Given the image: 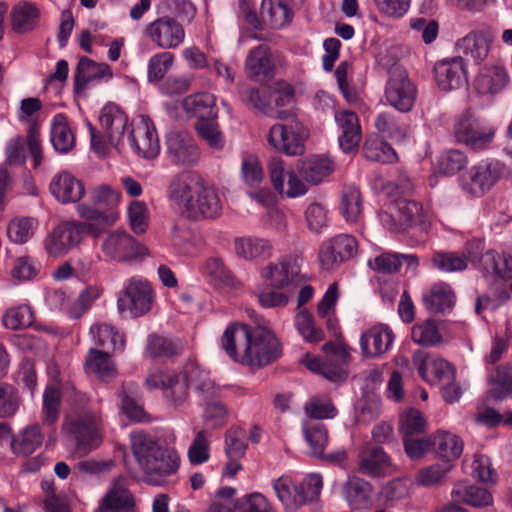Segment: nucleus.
Here are the masks:
<instances>
[{
  "label": "nucleus",
  "mask_w": 512,
  "mask_h": 512,
  "mask_svg": "<svg viewBox=\"0 0 512 512\" xmlns=\"http://www.w3.org/2000/svg\"><path fill=\"white\" fill-rule=\"evenodd\" d=\"M122 452L123 462L130 474L137 478L130 467V458H133L143 472L142 481L152 486L162 485L165 479L176 474L180 467V456L177 450H122Z\"/></svg>",
  "instance_id": "1"
},
{
  "label": "nucleus",
  "mask_w": 512,
  "mask_h": 512,
  "mask_svg": "<svg viewBox=\"0 0 512 512\" xmlns=\"http://www.w3.org/2000/svg\"><path fill=\"white\" fill-rule=\"evenodd\" d=\"M425 427L426 421L420 411L414 408L406 410L399 421L404 448H463L464 443L458 435L444 430L428 437H418Z\"/></svg>",
  "instance_id": "2"
},
{
  "label": "nucleus",
  "mask_w": 512,
  "mask_h": 512,
  "mask_svg": "<svg viewBox=\"0 0 512 512\" xmlns=\"http://www.w3.org/2000/svg\"><path fill=\"white\" fill-rule=\"evenodd\" d=\"M272 487L285 511L296 512L301 507L319 500L323 478L319 473H310L297 482L290 476L282 475L273 480Z\"/></svg>",
  "instance_id": "3"
},
{
  "label": "nucleus",
  "mask_w": 512,
  "mask_h": 512,
  "mask_svg": "<svg viewBox=\"0 0 512 512\" xmlns=\"http://www.w3.org/2000/svg\"><path fill=\"white\" fill-rule=\"evenodd\" d=\"M99 121L101 133L89 124L91 146L96 153L104 155L108 144L117 146L121 142L128 125V117L117 106L107 105L102 109Z\"/></svg>",
  "instance_id": "4"
},
{
  "label": "nucleus",
  "mask_w": 512,
  "mask_h": 512,
  "mask_svg": "<svg viewBox=\"0 0 512 512\" xmlns=\"http://www.w3.org/2000/svg\"><path fill=\"white\" fill-rule=\"evenodd\" d=\"M281 353L282 348L275 334L266 326L256 323L248 351L241 359V364L253 369L261 368L275 362Z\"/></svg>",
  "instance_id": "5"
},
{
  "label": "nucleus",
  "mask_w": 512,
  "mask_h": 512,
  "mask_svg": "<svg viewBox=\"0 0 512 512\" xmlns=\"http://www.w3.org/2000/svg\"><path fill=\"white\" fill-rule=\"evenodd\" d=\"M62 433L73 438L79 447H98L102 444L100 419L88 410L67 414L63 419Z\"/></svg>",
  "instance_id": "6"
},
{
  "label": "nucleus",
  "mask_w": 512,
  "mask_h": 512,
  "mask_svg": "<svg viewBox=\"0 0 512 512\" xmlns=\"http://www.w3.org/2000/svg\"><path fill=\"white\" fill-rule=\"evenodd\" d=\"M100 248L108 260L119 263H131L148 254L143 244L120 229L106 233Z\"/></svg>",
  "instance_id": "7"
},
{
  "label": "nucleus",
  "mask_w": 512,
  "mask_h": 512,
  "mask_svg": "<svg viewBox=\"0 0 512 512\" xmlns=\"http://www.w3.org/2000/svg\"><path fill=\"white\" fill-rule=\"evenodd\" d=\"M508 175V168L500 161L480 162L463 177V188L474 196H482Z\"/></svg>",
  "instance_id": "8"
},
{
  "label": "nucleus",
  "mask_w": 512,
  "mask_h": 512,
  "mask_svg": "<svg viewBox=\"0 0 512 512\" xmlns=\"http://www.w3.org/2000/svg\"><path fill=\"white\" fill-rule=\"evenodd\" d=\"M389 79L385 88L387 102L400 112H409L414 106L417 90L406 70L393 63L388 70Z\"/></svg>",
  "instance_id": "9"
},
{
  "label": "nucleus",
  "mask_w": 512,
  "mask_h": 512,
  "mask_svg": "<svg viewBox=\"0 0 512 512\" xmlns=\"http://www.w3.org/2000/svg\"><path fill=\"white\" fill-rule=\"evenodd\" d=\"M454 134L458 142L474 150H481L492 142L495 129L483 124L470 111H466L456 119Z\"/></svg>",
  "instance_id": "10"
},
{
  "label": "nucleus",
  "mask_w": 512,
  "mask_h": 512,
  "mask_svg": "<svg viewBox=\"0 0 512 512\" xmlns=\"http://www.w3.org/2000/svg\"><path fill=\"white\" fill-rule=\"evenodd\" d=\"M153 298V289L147 281L132 278L118 298V310L121 314L128 312L131 317L143 316L151 310Z\"/></svg>",
  "instance_id": "11"
},
{
  "label": "nucleus",
  "mask_w": 512,
  "mask_h": 512,
  "mask_svg": "<svg viewBox=\"0 0 512 512\" xmlns=\"http://www.w3.org/2000/svg\"><path fill=\"white\" fill-rule=\"evenodd\" d=\"M358 251V242L350 234H338L325 240L318 252L319 263L324 270H333L353 258Z\"/></svg>",
  "instance_id": "12"
},
{
  "label": "nucleus",
  "mask_w": 512,
  "mask_h": 512,
  "mask_svg": "<svg viewBox=\"0 0 512 512\" xmlns=\"http://www.w3.org/2000/svg\"><path fill=\"white\" fill-rule=\"evenodd\" d=\"M307 136L308 131L299 122L277 123L269 130L268 142L275 150L289 156H296L304 152Z\"/></svg>",
  "instance_id": "13"
},
{
  "label": "nucleus",
  "mask_w": 512,
  "mask_h": 512,
  "mask_svg": "<svg viewBox=\"0 0 512 512\" xmlns=\"http://www.w3.org/2000/svg\"><path fill=\"white\" fill-rule=\"evenodd\" d=\"M261 277L270 288L293 291L302 282L300 266L295 258L286 257L270 263L261 270Z\"/></svg>",
  "instance_id": "14"
},
{
  "label": "nucleus",
  "mask_w": 512,
  "mask_h": 512,
  "mask_svg": "<svg viewBox=\"0 0 512 512\" xmlns=\"http://www.w3.org/2000/svg\"><path fill=\"white\" fill-rule=\"evenodd\" d=\"M422 207L413 200L400 198L395 201L391 211L380 213L382 224L390 231L404 232L409 227L422 223Z\"/></svg>",
  "instance_id": "15"
},
{
  "label": "nucleus",
  "mask_w": 512,
  "mask_h": 512,
  "mask_svg": "<svg viewBox=\"0 0 512 512\" xmlns=\"http://www.w3.org/2000/svg\"><path fill=\"white\" fill-rule=\"evenodd\" d=\"M144 34L162 49H175L185 38V31L178 21L169 16L159 17L146 25Z\"/></svg>",
  "instance_id": "16"
},
{
  "label": "nucleus",
  "mask_w": 512,
  "mask_h": 512,
  "mask_svg": "<svg viewBox=\"0 0 512 512\" xmlns=\"http://www.w3.org/2000/svg\"><path fill=\"white\" fill-rule=\"evenodd\" d=\"M202 183L203 179L193 171H182L171 179L167 196L183 216Z\"/></svg>",
  "instance_id": "17"
},
{
  "label": "nucleus",
  "mask_w": 512,
  "mask_h": 512,
  "mask_svg": "<svg viewBox=\"0 0 512 512\" xmlns=\"http://www.w3.org/2000/svg\"><path fill=\"white\" fill-rule=\"evenodd\" d=\"M83 236L78 221L61 222L46 237L45 249L52 257L63 256L79 245Z\"/></svg>",
  "instance_id": "18"
},
{
  "label": "nucleus",
  "mask_w": 512,
  "mask_h": 512,
  "mask_svg": "<svg viewBox=\"0 0 512 512\" xmlns=\"http://www.w3.org/2000/svg\"><path fill=\"white\" fill-rule=\"evenodd\" d=\"M129 140L136 153L145 159H153L159 154L160 145L156 129L148 117L142 116L133 124Z\"/></svg>",
  "instance_id": "19"
},
{
  "label": "nucleus",
  "mask_w": 512,
  "mask_h": 512,
  "mask_svg": "<svg viewBox=\"0 0 512 512\" xmlns=\"http://www.w3.org/2000/svg\"><path fill=\"white\" fill-rule=\"evenodd\" d=\"M222 213V202L218 192L202 183L194 199H192L185 217L199 221L203 219H216Z\"/></svg>",
  "instance_id": "20"
},
{
  "label": "nucleus",
  "mask_w": 512,
  "mask_h": 512,
  "mask_svg": "<svg viewBox=\"0 0 512 512\" xmlns=\"http://www.w3.org/2000/svg\"><path fill=\"white\" fill-rule=\"evenodd\" d=\"M470 260L486 278L494 281L512 279V256L509 254L487 250L479 257L471 255Z\"/></svg>",
  "instance_id": "21"
},
{
  "label": "nucleus",
  "mask_w": 512,
  "mask_h": 512,
  "mask_svg": "<svg viewBox=\"0 0 512 512\" xmlns=\"http://www.w3.org/2000/svg\"><path fill=\"white\" fill-rule=\"evenodd\" d=\"M166 153L175 165H192L199 158L193 138L186 132L171 131L166 137Z\"/></svg>",
  "instance_id": "22"
},
{
  "label": "nucleus",
  "mask_w": 512,
  "mask_h": 512,
  "mask_svg": "<svg viewBox=\"0 0 512 512\" xmlns=\"http://www.w3.org/2000/svg\"><path fill=\"white\" fill-rule=\"evenodd\" d=\"M435 81L443 91L462 87L467 82V73L461 56L443 59L434 66Z\"/></svg>",
  "instance_id": "23"
},
{
  "label": "nucleus",
  "mask_w": 512,
  "mask_h": 512,
  "mask_svg": "<svg viewBox=\"0 0 512 512\" xmlns=\"http://www.w3.org/2000/svg\"><path fill=\"white\" fill-rule=\"evenodd\" d=\"M253 328L250 325L235 322L230 324L221 339L222 348L236 362L241 363L248 351Z\"/></svg>",
  "instance_id": "24"
},
{
  "label": "nucleus",
  "mask_w": 512,
  "mask_h": 512,
  "mask_svg": "<svg viewBox=\"0 0 512 512\" xmlns=\"http://www.w3.org/2000/svg\"><path fill=\"white\" fill-rule=\"evenodd\" d=\"M274 71L271 51L267 45L261 44L249 52L245 61V72L250 79L258 82L269 81L274 77Z\"/></svg>",
  "instance_id": "25"
},
{
  "label": "nucleus",
  "mask_w": 512,
  "mask_h": 512,
  "mask_svg": "<svg viewBox=\"0 0 512 512\" xmlns=\"http://www.w3.org/2000/svg\"><path fill=\"white\" fill-rule=\"evenodd\" d=\"M509 83V75L501 65H486L479 71L474 87L484 96H495L502 92Z\"/></svg>",
  "instance_id": "26"
},
{
  "label": "nucleus",
  "mask_w": 512,
  "mask_h": 512,
  "mask_svg": "<svg viewBox=\"0 0 512 512\" xmlns=\"http://www.w3.org/2000/svg\"><path fill=\"white\" fill-rule=\"evenodd\" d=\"M394 341V333L384 324L371 327L361 335L360 346L364 356L377 357L389 350Z\"/></svg>",
  "instance_id": "27"
},
{
  "label": "nucleus",
  "mask_w": 512,
  "mask_h": 512,
  "mask_svg": "<svg viewBox=\"0 0 512 512\" xmlns=\"http://www.w3.org/2000/svg\"><path fill=\"white\" fill-rule=\"evenodd\" d=\"M437 457L443 459L441 463H435L420 469L415 476V484L423 487H433L439 484L452 469V463L448 456L457 459L463 450H437Z\"/></svg>",
  "instance_id": "28"
},
{
  "label": "nucleus",
  "mask_w": 512,
  "mask_h": 512,
  "mask_svg": "<svg viewBox=\"0 0 512 512\" xmlns=\"http://www.w3.org/2000/svg\"><path fill=\"white\" fill-rule=\"evenodd\" d=\"M373 486L366 480L348 477L343 487V496L352 511L368 510L373 505Z\"/></svg>",
  "instance_id": "29"
},
{
  "label": "nucleus",
  "mask_w": 512,
  "mask_h": 512,
  "mask_svg": "<svg viewBox=\"0 0 512 512\" xmlns=\"http://www.w3.org/2000/svg\"><path fill=\"white\" fill-rule=\"evenodd\" d=\"M335 121L341 129L339 145L346 152L354 151L361 141V127L356 113L342 110L335 113Z\"/></svg>",
  "instance_id": "30"
},
{
  "label": "nucleus",
  "mask_w": 512,
  "mask_h": 512,
  "mask_svg": "<svg viewBox=\"0 0 512 512\" xmlns=\"http://www.w3.org/2000/svg\"><path fill=\"white\" fill-rule=\"evenodd\" d=\"M294 6V0H262V20L273 29H281L292 21Z\"/></svg>",
  "instance_id": "31"
},
{
  "label": "nucleus",
  "mask_w": 512,
  "mask_h": 512,
  "mask_svg": "<svg viewBox=\"0 0 512 512\" xmlns=\"http://www.w3.org/2000/svg\"><path fill=\"white\" fill-rule=\"evenodd\" d=\"M359 473L370 478H383L391 472V459L385 450H360Z\"/></svg>",
  "instance_id": "32"
},
{
  "label": "nucleus",
  "mask_w": 512,
  "mask_h": 512,
  "mask_svg": "<svg viewBox=\"0 0 512 512\" xmlns=\"http://www.w3.org/2000/svg\"><path fill=\"white\" fill-rule=\"evenodd\" d=\"M50 191L62 203H75L83 197L85 188L75 176L68 172H61L53 178Z\"/></svg>",
  "instance_id": "33"
},
{
  "label": "nucleus",
  "mask_w": 512,
  "mask_h": 512,
  "mask_svg": "<svg viewBox=\"0 0 512 512\" xmlns=\"http://www.w3.org/2000/svg\"><path fill=\"white\" fill-rule=\"evenodd\" d=\"M77 211L80 217L85 220L84 222L78 221L83 235L89 234L94 238L99 237L105 228L113 225L116 220L115 214H106L85 204L78 205Z\"/></svg>",
  "instance_id": "34"
},
{
  "label": "nucleus",
  "mask_w": 512,
  "mask_h": 512,
  "mask_svg": "<svg viewBox=\"0 0 512 512\" xmlns=\"http://www.w3.org/2000/svg\"><path fill=\"white\" fill-rule=\"evenodd\" d=\"M113 73L106 63H96L86 56L80 58L74 75L75 91L79 93L94 80L110 79Z\"/></svg>",
  "instance_id": "35"
},
{
  "label": "nucleus",
  "mask_w": 512,
  "mask_h": 512,
  "mask_svg": "<svg viewBox=\"0 0 512 512\" xmlns=\"http://www.w3.org/2000/svg\"><path fill=\"white\" fill-rule=\"evenodd\" d=\"M93 512H135L133 494L123 487H110Z\"/></svg>",
  "instance_id": "36"
},
{
  "label": "nucleus",
  "mask_w": 512,
  "mask_h": 512,
  "mask_svg": "<svg viewBox=\"0 0 512 512\" xmlns=\"http://www.w3.org/2000/svg\"><path fill=\"white\" fill-rule=\"evenodd\" d=\"M491 41L492 37L488 32L475 31L460 39L456 47L460 53L480 63L488 56Z\"/></svg>",
  "instance_id": "37"
},
{
  "label": "nucleus",
  "mask_w": 512,
  "mask_h": 512,
  "mask_svg": "<svg viewBox=\"0 0 512 512\" xmlns=\"http://www.w3.org/2000/svg\"><path fill=\"white\" fill-rule=\"evenodd\" d=\"M183 109L198 120L217 118L218 109L214 95L210 93H197L185 97L182 101Z\"/></svg>",
  "instance_id": "38"
},
{
  "label": "nucleus",
  "mask_w": 512,
  "mask_h": 512,
  "mask_svg": "<svg viewBox=\"0 0 512 512\" xmlns=\"http://www.w3.org/2000/svg\"><path fill=\"white\" fill-rule=\"evenodd\" d=\"M235 253L247 261L264 260L271 256V244L268 240L256 237H241L234 241Z\"/></svg>",
  "instance_id": "39"
},
{
  "label": "nucleus",
  "mask_w": 512,
  "mask_h": 512,
  "mask_svg": "<svg viewBox=\"0 0 512 512\" xmlns=\"http://www.w3.org/2000/svg\"><path fill=\"white\" fill-rule=\"evenodd\" d=\"M452 498L454 500H460L463 503L481 508L487 507L493 504V496L491 492L473 484L457 483L452 489Z\"/></svg>",
  "instance_id": "40"
},
{
  "label": "nucleus",
  "mask_w": 512,
  "mask_h": 512,
  "mask_svg": "<svg viewBox=\"0 0 512 512\" xmlns=\"http://www.w3.org/2000/svg\"><path fill=\"white\" fill-rule=\"evenodd\" d=\"M425 308L431 313H442L451 309L454 294L447 284H435L423 294Z\"/></svg>",
  "instance_id": "41"
},
{
  "label": "nucleus",
  "mask_w": 512,
  "mask_h": 512,
  "mask_svg": "<svg viewBox=\"0 0 512 512\" xmlns=\"http://www.w3.org/2000/svg\"><path fill=\"white\" fill-rule=\"evenodd\" d=\"M11 18L13 30L17 33H26L35 28L39 10L33 3L22 1L13 7Z\"/></svg>",
  "instance_id": "42"
},
{
  "label": "nucleus",
  "mask_w": 512,
  "mask_h": 512,
  "mask_svg": "<svg viewBox=\"0 0 512 512\" xmlns=\"http://www.w3.org/2000/svg\"><path fill=\"white\" fill-rule=\"evenodd\" d=\"M418 372L424 380L432 384L450 382L455 378L454 367L442 358L422 363Z\"/></svg>",
  "instance_id": "43"
},
{
  "label": "nucleus",
  "mask_w": 512,
  "mask_h": 512,
  "mask_svg": "<svg viewBox=\"0 0 512 512\" xmlns=\"http://www.w3.org/2000/svg\"><path fill=\"white\" fill-rule=\"evenodd\" d=\"M378 132L395 142L404 141L410 132L409 125L401 122L391 112H382L375 118Z\"/></svg>",
  "instance_id": "44"
},
{
  "label": "nucleus",
  "mask_w": 512,
  "mask_h": 512,
  "mask_svg": "<svg viewBox=\"0 0 512 512\" xmlns=\"http://www.w3.org/2000/svg\"><path fill=\"white\" fill-rule=\"evenodd\" d=\"M363 200L360 190L353 185H346L342 189L340 212L347 222H357L362 214Z\"/></svg>",
  "instance_id": "45"
},
{
  "label": "nucleus",
  "mask_w": 512,
  "mask_h": 512,
  "mask_svg": "<svg viewBox=\"0 0 512 512\" xmlns=\"http://www.w3.org/2000/svg\"><path fill=\"white\" fill-rule=\"evenodd\" d=\"M51 143L56 151L68 153L75 144V137L72 133L67 118L63 114L54 116L51 127Z\"/></svg>",
  "instance_id": "46"
},
{
  "label": "nucleus",
  "mask_w": 512,
  "mask_h": 512,
  "mask_svg": "<svg viewBox=\"0 0 512 512\" xmlns=\"http://www.w3.org/2000/svg\"><path fill=\"white\" fill-rule=\"evenodd\" d=\"M363 154L367 160L379 163H392L397 158L393 148L377 134H372L366 138L363 145Z\"/></svg>",
  "instance_id": "47"
},
{
  "label": "nucleus",
  "mask_w": 512,
  "mask_h": 512,
  "mask_svg": "<svg viewBox=\"0 0 512 512\" xmlns=\"http://www.w3.org/2000/svg\"><path fill=\"white\" fill-rule=\"evenodd\" d=\"M299 171L307 182L318 184L333 171V163L327 157L315 156L303 161Z\"/></svg>",
  "instance_id": "48"
},
{
  "label": "nucleus",
  "mask_w": 512,
  "mask_h": 512,
  "mask_svg": "<svg viewBox=\"0 0 512 512\" xmlns=\"http://www.w3.org/2000/svg\"><path fill=\"white\" fill-rule=\"evenodd\" d=\"M86 371L101 380L115 376L116 370L107 352L90 349L85 361Z\"/></svg>",
  "instance_id": "49"
},
{
  "label": "nucleus",
  "mask_w": 512,
  "mask_h": 512,
  "mask_svg": "<svg viewBox=\"0 0 512 512\" xmlns=\"http://www.w3.org/2000/svg\"><path fill=\"white\" fill-rule=\"evenodd\" d=\"M408 267L416 268L418 258L413 254L382 253L374 258V269L384 274H393L399 271L402 263Z\"/></svg>",
  "instance_id": "50"
},
{
  "label": "nucleus",
  "mask_w": 512,
  "mask_h": 512,
  "mask_svg": "<svg viewBox=\"0 0 512 512\" xmlns=\"http://www.w3.org/2000/svg\"><path fill=\"white\" fill-rule=\"evenodd\" d=\"M233 512H277V510L264 494L250 492L233 501Z\"/></svg>",
  "instance_id": "51"
},
{
  "label": "nucleus",
  "mask_w": 512,
  "mask_h": 512,
  "mask_svg": "<svg viewBox=\"0 0 512 512\" xmlns=\"http://www.w3.org/2000/svg\"><path fill=\"white\" fill-rule=\"evenodd\" d=\"M413 342L424 347L440 344L443 340L438 325L433 319H426L416 323L411 329Z\"/></svg>",
  "instance_id": "52"
},
{
  "label": "nucleus",
  "mask_w": 512,
  "mask_h": 512,
  "mask_svg": "<svg viewBox=\"0 0 512 512\" xmlns=\"http://www.w3.org/2000/svg\"><path fill=\"white\" fill-rule=\"evenodd\" d=\"M90 333L95 343L101 347L120 351L124 348V336L108 324H94L90 328Z\"/></svg>",
  "instance_id": "53"
},
{
  "label": "nucleus",
  "mask_w": 512,
  "mask_h": 512,
  "mask_svg": "<svg viewBox=\"0 0 512 512\" xmlns=\"http://www.w3.org/2000/svg\"><path fill=\"white\" fill-rule=\"evenodd\" d=\"M266 94L270 107H285L292 103L294 98V89L288 83L279 81L271 87H266ZM284 115V112L275 111V109H273L272 117L282 118Z\"/></svg>",
  "instance_id": "54"
},
{
  "label": "nucleus",
  "mask_w": 512,
  "mask_h": 512,
  "mask_svg": "<svg viewBox=\"0 0 512 512\" xmlns=\"http://www.w3.org/2000/svg\"><path fill=\"white\" fill-rule=\"evenodd\" d=\"M183 345L179 340H171L162 336L152 335L147 342L146 351L149 357H171L182 352Z\"/></svg>",
  "instance_id": "55"
},
{
  "label": "nucleus",
  "mask_w": 512,
  "mask_h": 512,
  "mask_svg": "<svg viewBox=\"0 0 512 512\" xmlns=\"http://www.w3.org/2000/svg\"><path fill=\"white\" fill-rule=\"evenodd\" d=\"M55 444V437L51 435L48 440H46L41 432L40 426L37 424L26 427L16 439L11 440V448H14L15 445L26 448H38L42 445L49 447Z\"/></svg>",
  "instance_id": "56"
},
{
  "label": "nucleus",
  "mask_w": 512,
  "mask_h": 512,
  "mask_svg": "<svg viewBox=\"0 0 512 512\" xmlns=\"http://www.w3.org/2000/svg\"><path fill=\"white\" fill-rule=\"evenodd\" d=\"M512 393V367L499 366L491 376L490 395L495 400H503Z\"/></svg>",
  "instance_id": "57"
},
{
  "label": "nucleus",
  "mask_w": 512,
  "mask_h": 512,
  "mask_svg": "<svg viewBox=\"0 0 512 512\" xmlns=\"http://www.w3.org/2000/svg\"><path fill=\"white\" fill-rule=\"evenodd\" d=\"M241 100L249 107L254 108L267 116H273V108L270 107L266 94V87L258 90L250 86H240Z\"/></svg>",
  "instance_id": "58"
},
{
  "label": "nucleus",
  "mask_w": 512,
  "mask_h": 512,
  "mask_svg": "<svg viewBox=\"0 0 512 512\" xmlns=\"http://www.w3.org/2000/svg\"><path fill=\"white\" fill-rule=\"evenodd\" d=\"M37 221L31 217L14 218L7 227L9 239L16 244L26 243L34 234Z\"/></svg>",
  "instance_id": "59"
},
{
  "label": "nucleus",
  "mask_w": 512,
  "mask_h": 512,
  "mask_svg": "<svg viewBox=\"0 0 512 512\" xmlns=\"http://www.w3.org/2000/svg\"><path fill=\"white\" fill-rule=\"evenodd\" d=\"M131 448H166L176 443V437L168 433L164 437H153L145 431H135L130 434Z\"/></svg>",
  "instance_id": "60"
},
{
  "label": "nucleus",
  "mask_w": 512,
  "mask_h": 512,
  "mask_svg": "<svg viewBox=\"0 0 512 512\" xmlns=\"http://www.w3.org/2000/svg\"><path fill=\"white\" fill-rule=\"evenodd\" d=\"M33 323V312L27 305L9 309L4 317L3 324L11 330L24 329Z\"/></svg>",
  "instance_id": "61"
},
{
  "label": "nucleus",
  "mask_w": 512,
  "mask_h": 512,
  "mask_svg": "<svg viewBox=\"0 0 512 512\" xmlns=\"http://www.w3.org/2000/svg\"><path fill=\"white\" fill-rule=\"evenodd\" d=\"M198 135L213 149H222L224 146V137L219 129V125L210 120H198L196 125Z\"/></svg>",
  "instance_id": "62"
},
{
  "label": "nucleus",
  "mask_w": 512,
  "mask_h": 512,
  "mask_svg": "<svg viewBox=\"0 0 512 512\" xmlns=\"http://www.w3.org/2000/svg\"><path fill=\"white\" fill-rule=\"evenodd\" d=\"M187 381L195 389L201 391L207 397L216 394L214 382L210 379L208 373L200 369L197 365H190L186 368Z\"/></svg>",
  "instance_id": "63"
},
{
  "label": "nucleus",
  "mask_w": 512,
  "mask_h": 512,
  "mask_svg": "<svg viewBox=\"0 0 512 512\" xmlns=\"http://www.w3.org/2000/svg\"><path fill=\"white\" fill-rule=\"evenodd\" d=\"M295 325L308 342H319L324 338V332L315 326L314 318L307 310H302L296 315Z\"/></svg>",
  "instance_id": "64"
}]
</instances>
